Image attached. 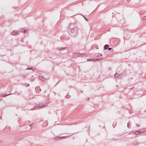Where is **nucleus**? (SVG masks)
I'll use <instances>...</instances> for the list:
<instances>
[{"mask_svg": "<svg viewBox=\"0 0 146 146\" xmlns=\"http://www.w3.org/2000/svg\"><path fill=\"white\" fill-rule=\"evenodd\" d=\"M68 30L70 32V35L72 36H74L77 34V29L75 24H70L68 26Z\"/></svg>", "mask_w": 146, "mask_h": 146, "instance_id": "f257e3e1", "label": "nucleus"}, {"mask_svg": "<svg viewBox=\"0 0 146 146\" xmlns=\"http://www.w3.org/2000/svg\"><path fill=\"white\" fill-rule=\"evenodd\" d=\"M47 104H48L45 103L44 104V103H41L39 104L36 105L35 108H37L39 109L41 108L45 107Z\"/></svg>", "mask_w": 146, "mask_h": 146, "instance_id": "f03ea898", "label": "nucleus"}, {"mask_svg": "<svg viewBox=\"0 0 146 146\" xmlns=\"http://www.w3.org/2000/svg\"><path fill=\"white\" fill-rule=\"evenodd\" d=\"M123 76V74H119L118 73H116L114 75V77L120 79Z\"/></svg>", "mask_w": 146, "mask_h": 146, "instance_id": "7ed1b4c3", "label": "nucleus"}, {"mask_svg": "<svg viewBox=\"0 0 146 146\" xmlns=\"http://www.w3.org/2000/svg\"><path fill=\"white\" fill-rule=\"evenodd\" d=\"M11 33L13 35H19L20 33L18 31H12Z\"/></svg>", "mask_w": 146, "mask_h": 146, "instance_id": "20e7f679", "label": "nucleus"}, {"mask_svg": "<svg viewBox=\"0 0 146 146\" xmlns=\"http://www.w3.org/2000/svg\"><path fill=\"white\" fill-rule=\"evenodd\" d=\"M104 59L103 58H94V59H88V60H93L94 61H100Z\"/></svg>", "mask_w": 146, "mask_h": 146, "instance_id": "39448f33", "label": "nucleus"}, {"mask_svg": "<svg viewBox=\"0 0 146 146\" xmlns=\"http://www.w3.org/2000/svg\"><path fill=\"white\" fill-rule=\"evenodd\" d=\"M67 48V47H65L62 48H57V49L59 51H61L62 50L66 49Z\"/></svg>", "mask_w": 146, "mask_h": 146, "instance_id": "423d86ee", "label": "nucleus"}, {"mask_svg": "<svg viewBox=\"0 0 146 146\" xmlns=\"http://www.w3.org/2000/svg\"><path fill=\"white\" fill-rule=\"evenodd\" d=\"M109 46L108 44H106L105 45L104 47V49L105 50H106L108 49L109 47Z\"/></svg>", "mask_w": 146, "mask_h": 146, "instance_id": "0eeeda50", "label": "nucleus"}, {"mask_svg": "<svg viewBox=\"0 0 146 146\" xmlns=\"http://www.w3.org/2000/svg\"><path fill=\"white\" fill-rule=\"evenodd\" d=\"M39 78L40 80L42 81L45 80H46V79L43 76L39 77Z\"/></svg>", "mask_w": 146, "mask_h": 146, "instance_id": "6e6552de", "label": "nucleus"}, {"mask_svg": "<svg viewBox=\"0 0 146 146\" xmlns=\"http://www.w3.org/2000/svg\"><path fill=\"white\" fill-rule=\"evenodd\" d=\"M60 137L57 136L55 137L54 138V139L55 141H58L60 139Z\"/></svg>", "mask_w": 146, "mask_h": 146, "instance_id": "1a4fd4ad", "label": "nucleus"}, {"mask_svg": "<svg viewBox=\"0 0 146 146\" xmlns=\"http://www.w3.org/2000/svg\"><path fill=\"white\" fill-rule=\"evenodd\" d=\"M127 127L128 128H130L131 127V124L129 123V122L128 123H127Z\"/></svg>", "mask_w": 146, "mask_h": 146, "instance_id": "9d476101", "label": "nucleus"}, {"mask_svg": "<svg viewBox=\"0 0 146 146\" xmlns=\"http://www.w3.org/2000/svg\"><path fill=\"white\" fill-rule=\"evenodd\" d=\"M9 94L7 95H5V94H4L3 95V97H5L6 96H9L10 95H11V94Z\"/></svg>", "mask_w": 146, "mask_h": 146, "instance_id": "9b49d317", "label": "nucleus"}, {"mask_svg": "<svg viewBox=\"0 0 146 146\" xmlns=\"http://www.w3.org/2000/svg\"><path fill=\"white\" fill-rule=\"evenodd\" d=\"M68 137H69L68 136H63V137H60L59 138H60V139H63L64 138H66Z\"/></svg>", "mask_w": 146, "mask_h": 146, "instance_id": "f8f14e48", "label": "nucleus"}, {"mask_svg": "<svg viewBox=\"0 0 146 146\" xmlns=\"http://www.w3.org/2000/svg\"><path fill=\"white\" fill-rule=\"evenodd\" d=\"M77 55H78V54L76 52H74L73 54V56H75Z\"/></svg>", "mask_w": 146, "mask_h": 146, "instance_id": "ddd939ff", "label": "nucleus"}, {"mask_svg": "<svg viewBox=\"0 0 146 146\" xmlns=\"http://www.w3.org/2000/svg\"><path fill=\"white\" fill-rule=\"evenodd\" d=\"M23 29H24L23 28L22 29H20V32H21L23 33L24 32V31H23Z\"/></svg>", "mask_w": 146, "mask_h": 146, "instance_id": "4468645a", "label": "nucleus"}, {"mask_svg": "<svg viewBox=\"0 0 146 146\" xmlns=\"http://www.w3.org/2000/svg\"><path fill=\"white\" fill-rule=\"evenodd\" d=\"M23 31H24L23 32L24 33H25L26 32H27V31H26V29H23Z\"/></svg>", "mask_w": 146, "mask_h": 146, "instance_id": "2eb2a0df", "label": "nucleus"}, {"mask_svg": "<svg viewBox=\"0 0 146 146\" xmlns=\"http://www.w3.org/2000/svg\"><path fill=\"white\" fill-rule=\"evenodd\" d=\"M34 126V124H32L31 125V127H32Z\"/></svg>", "mask_w": 146, "mask_h": 146, "instance_id": "dca6fc26", "label": "nucleus"}, {"mask_svg": "<svg viewBox=\"0 0 146 146\" xmlns=\"http://www.w3.org/2000/svg\"><path fill=\"white\" fill-rule=\"evenodd\" d=\"M29 70H35V68H34V69H32L31 68H29Z\"/></svg>", "mask_w": 146, "mask_h": 146, "instance_id": "f3484780", "label": "nucleus"}, {"mask_svg": "<svg viewBox=\"0 0 146 146\" xmlns=\"http://www.w3.org/2000/svg\"><path fill=\"white\" fill-rule=\"evenodd\" d=\"M143 20H146V15L143 18Z\"/></svg>", "mask_w": 146, "mask_h": 146, "instance_id": "a211bd4d", "label": "nucleus"}, {"mask_svg": "<svg viewBox=\"0 0 146 146\" xmlns=\"http://www.w3.org/2000/svg\"><path fill=\"white\" fill-rule=\"evenodd\" d=\"M138 132L139 133H143L144 132V131H139Z\"/></svg>", "mask_w": 146, "mask_h": 146, "instance_id": "6ab92c4d", "label": "nucleus"}, {"mask_svg": "<svg viewBox=\"0 0 146 146\" xmlns=\"http://www.w3.org/2000/svg\"><path fill=\"white\" fill-rule=\"evenodd\" d=\"M108 49L109 50H111V49H112V48H108Z\"/></svg>", "mask_w": 146, "mask_h": 146, "instance_id": "aec40b11", "label": "nucleus"}, {"mask_svg": "<svg viewBox=\"0 0 146 146\" xmlns=\"http://www.w3.org/2000/svg\"><path fill=\"white\" fill-rule=\"evenodd\" d=\"M84 19H85L86 20V21H88L87 19L86 18V17H85V16H84Z\"/></svg>", "mask_w": 146, "mask_h": 146, "instance_id": "412c9836", "label": "nucleus"}, {"mask_svg": "<svg viewBox=\"0 0 146 146\" xmlns=\"http://www.w3.org/2000/svg\"><path fill=\"white\" fill-rule=\"evenodd\" d=\"M95 56L98 57L99 56L97 54H96L95 55Z\"/></svg>", "mask_w": 146, "mask_h": 146, "instance_id": "4be33fe9", "label": "nucleus"}, {"mask_svg": "<svg viewBox=\"0 0 146 146\" xmlns=\"http://www.w3.org/2000/svg\"><path fill=\"white\" fill-rule=\"evenodd\" d=\"M26 85L27 86H29V83H27Z\"/></svg>", "mask_w": 146, "mask_h": 146, "instance_id": "5701e85b", "label": "nucleus"}, {"mask_svg": "<svg viewBox=\"0 0 146 146\" xmlns=\"http://www.w3.org/2000/svg\"><path fill=\"white\" fill-rule=\"evenodd\" d=\"M114 122H113V127H115V125L114 126Z\"/></svg>", "mask_w": 146, "mask_h": 146, "instance_id": "b1692460", "label": "nucleus"}, {"mask_svg": "<svg viewBox=\"0 0 146 146\" xmlns=\"http://www.w3.org/2000/svg\"><path fill=\"white\" fill-rule=\"evenodd\" d=\"M137 132H135V134H136L137 135H138V134H137V133H137ZM133 134H134V133H133Z\"/></svg>", "mask_w": 146, "mask_h": 146, "instance_id": "393cba45", "label": "nucleus"}, {"mask_svg": "<svg viewBox=\"0 0 146 146\" xmlns=\"http://www.w3.org/2000/svg\"><path fill=\"white\" fill-rule=\"evenodd\" d=\"M90 60H88V59H87V61H89Z\"/></svg>", "mask_w": 146, "mask_h": 146, "instance_id": "a878e982", "label": "nucleus"}, {"mask_svg": "<svg viewBox=\"0 0 146 146\" xmlns=\"http://www.w3.org/2000/svg\"><path fill=\"white\" fill-rule=\"evenodd\" d=\"M114 122V124H115V125L116 124V123H115V122Z\"/></svg>", "mask_w": 146, "mask_h": 146, "instance_id": "bb28decb", "label": "nucleus"}, {"mask_svg": "<svg viewBox=\"0 0 146 146\" xmlns=\"http://www.w3.org/2000/svg\"><path fill=\"white\" fill-rule=\"evenodd\" d=\"M100 56H102V54H100Z\"/></svg>", "mask_w": 146, "mask_h": 146, "instance_id": "cd10ccee", "label": "nucleus"}, {"mask_svg": "<svg viewBox=\"0 0 146 146\" xmlns=\"http://www.w3.org/2000/svg\"><path fill=\"white\" fill-rule=\"evenodd\" d=\"M34 108V107L32 109H33V110H35V108Z\"/></svg>", "mask_w": 146, "mask_h": 146, "instance_id": "c85d7f7f", "label": "nucleus"}, {"mask_svg": "<svg viewBox=\"0 0 146 146\" xmlns=\"http://www.w3.org/2000/svg\"><path fill=\"white\" fill-rule=\"evenodd\" d=\"M89 100V98H88V100Z\"/></svg>", "mask_w": 146, "mask_h": 146, "instance_id": "c756f323", "label": "nucleus"}, {"mask_svg": "<svg viewBox=\"0 0 146 146\" xmlns=\"http://www.w3.org/2000/svg\"><path fill=\"white\" fill-rule=\"evenodd\" d=\"M131 133H129V134H131Z\"/></svg>", "mask_w": 146, "mask_h": 146, "instance_id": "7c9ffc66", "label": "nucleus"}, {"mask_svg": "<svg viewBox=\"0 0 146 146\" xmlns=\"http://www.w3.org/2000/svg\"><path fill=\"white\" fill-rule=\"evenodd\" d=\"M29 125V126H31V124H30V125Z\"/></svg>", "mask_w": 146, "mask_h": 146, "instance_id": "2f4dec72", "label": "nucleus"}]
</instances>
